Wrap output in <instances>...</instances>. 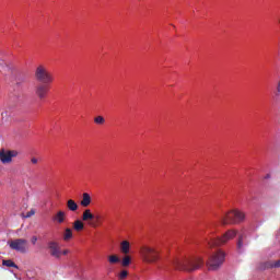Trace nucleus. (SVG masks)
Listing matches in <instances>:
<instances>
[{
    "mask_svg": "<svg viewBox=\"0 0 280 280\" xmlns=\"http://www.w3.org/2000/svg\"><path fill=\"white\" fill-rule=\"evenodd\" d=\"M243 240H244V235H241V236L238 237V242H237V248H238V250H241V248L244 246Z\"/></svg>",
    "mask_w": 280,
    "mask_h": 280,
    "instance_id": "393cba45",
    "label": "nucleus"
},
{
    "mask_svg": "<svg viewBox=\"0 0 280 280\" xmlns=\"http://www.w3.org/2000/svg\"><path fill=\"white\" fill-rule=\"evenodd\" d=\"M49 93V83H39L35 86V95L38 100H45Z\"/></svg>",
    "mask_w": 280,
    "mask_h": 280,
    "instance_id": "9d476101",
    "label": "nucleus"
},
{
    "mask_svg": "<svg viewBox=\"0 0 280 280\" xmlns=\"http://www.w3.org/2000/svg\"><path fill=\"white\" fill-rule=\"evenodd\" d=\"M266 268H280V259L273 262H267Z\"/></svg>",
    "mask_w": 280,
    "mask_h": 280,
    "instance_id": "5701e85b",
    "label": "nucleus"
},
{
    "mask_svg": "<svg viewBox=\"0 0 280 280\" xmlns=\"http://www.w3.org/2000/svg\"><path fill=\"white\" fill-rule=\"evenodd\" d=\"M62 255H69V249H61V256Z\"/></svg>",
    "mask_w": 280,
    "mask_h": 280,
    "instance_id": "c756f323",
    "label": "nucleus"
},
{
    "mask_svg": "<svg viewBox=\"0 0 280 280\" xmlns=\"http://www.w3.org/2000/svg\"><path fill=\"white\" fill-rule=\"evenodd\" d=\"M172 266L175 270H185L186 272H194L205 266V260L200 257L195 258H174Z\"/></svg>",
    "mask_w": 280,
    "mask_h": 280,
    "instance_id": "f257e3e1",
    "label": "nucleus"
},
{
    "mask_svg": "<svg viewBox=\"0 0 280 280\" xmlns=\"http://www.w3.org/2000/svg\"><path fill=\"white\" fill-rule=\"evenodd\" d=\"M94 124H97L98 126H104V124H106V119L103 116H96L94 118Z\"/></svg>",
    "mask_w": 280,
    "mask_h": 280,
    "instance_id": "412c9836",
    "label": "nucleus"
},
{
    "mask_svg": "<svg viewBox=\"0 0 280 280\" xmlns=\"http://www.w3.org/2000/svg\"><path fill=\"white\" fill-rule=\"evenodd\" d=\"M73 237V231L70 228H67L63 233V241L69 242Z\"/></svg>",
    "mask_w": 280,
    "mask_h": 280,
    "instance_id": "f3484780",
    "label": "nucleus"
},
{
    "mask_svg": "<svg viewBox=\"0 0 280 280\" xmlns=\"http://www.w3.org/2000/svg\"><path fill=\"white\" fill-rule=\"evenodd\" d=\"M128 277V270H121L120 273L118 275L119 280H124Z\"/></svg>",
    "mask_w": 280,
    "mask_h": 280,
    "instance_id": "b1692460",
    "label": "nucleus"
},
{
    "mask_svg": "<svg viewBox=\"0 0 280 280\" xmlns=\"http://www.w3.org/2000/svg\"><path fill=\"white\" fill-rule=\"evenodd\" d=\"M245 215L240 210H232L221 218V224L226 226V224H240L244 222Z\"/></svg>",
    "mask_w": 280,
    "mask_h": 280,
    "instance_id": "20e7f679",
    "label": "nucleus"
},
{
    "mask_svg": "<svg viewBox=\"0 0 280 280\" xmlns=\"http://www.w3.org/2000/svg\"><path fill=\"white\" fill-rule=\"evenodd\" d=\"M92 220H95V214H93V212H91V209H85L82 214V221L91 222Z\"/></svg>",
    "mask_w": 280,
    "mask_h": 280,
    "instance_id": "f8f14e48",
    "label": "nucleus"
},
{
    "mask_svg": "<svg viewBox=\"0 0 280 280\" xmlns=\"http://www.w3.org/2000/svg\"><path fill=\"white\" fill-rule=\"evenodd\" d=\"M31 242H32L33 245H35L36 242H38V237L33 236V237L31 238Z\"/></svg>",
    "mask_w": 280,
    "mask_h": 280,
    "instance_id": "bb28decb",
    "label": "nucleus"
},
{
    "mask_svg": "<svg viewBox=\"0 0 280 280\" xmlns=\"http://www.w3.org/2000/svg\"><path fill=\"white\" fill-rule=\"evenodd\" d=\"M2 266H7V268H16L19 269V266L12 261V259L2 260Z\"/></svg>",
    "mask_w": 280,
    "mask_h": 280,
    "instance_id": "6ab92c4d",
    "label": "nucleus"
},
{
    "mask_svg": "<svg viewBox=\"0 0 280 280\" xmlns=\"http://www.w3.org/2000/svg\"><path fill=\"white\" fill-rule=\"evenodd\" d=\"M120 253H122V255H128V253H130V242L122 241L120 243Z\"/></svg>",
    "mask_w": 280,
    "mask_h": 280,
    "instance_id": "ddd939ff",
    "label": "nucleus"
},
{
    "mask_svg": "<svg viewBox=\"0 0 280 280\" xmlns=\"http://www.w3.org/2000/svg\"><path fill=\"white\" fill-rule=\"evenodd\" d=\"M89 205H91V195L84 192L82 195L81 207H89Z\"/></svg>",
    "mask_w": 280,
    "mask_h": 280,
    "instance_id": "4468645a",
    "label": "nucleus"
},
{
    "mask_svg": "<svg viewBox=\"0 0 280 280\" xmlns=\"http://www.w3.org/2000/svg\"><path fill=\"white\" fill-rule=\"evenodd\" d=\"M89 224H90L93 229L100 226V224H102V217H101L100 214L94 215V219H93L91 222H89Z\"/></svg>",
    "mask_w": 280,
    "mask_h": 280,
    "instance_id": "2eb2a0df",
    "label": "nucleus"
},
{
    "mask_svg": "<svg viewBox=\"0 0 280 280\" xmlns=\"http://www.w3.org/2000/svg\"><path fill=\"white\" fill-rule=\"evenodd\" d=\"M48 250L50 257H54L55 259H60V257H62V249L60 248V243L56 241L48 242Z\"/></svg>",
    "mask_w": 280,
    "mask_h": 280,
    "instance_id": "1a4fd4ad",
    "label": "nucleus"
},
{
    "mask_svg": "<svg viewBox=\"0 0 280 280\" xmlns=\"http://www.w3.org/2000/svg\"><path fill=\"white\" fill-rule=\"evenodd\" d=\"M109 264H119L121 260L119 259V256L117 255H110L108 257Z\"/></svg>",
    "mask_w": 280,
    "mask_h": 280,
    "instance_id": "4be33fe9",
    "label": "nucleus"
},
{
    "mask_svg": "<svg viewBox=\"0 0 280 280\" xmlns=\"http://www.w3.org/2000/svg\"><path fill=\"white\" fill-rule=\"evenodd\" d=\"M9 247L11 250H16V253L25 255L30 250V242L25 238H15L9 242Z\"/></svg>",
    "mask_w": 280,
    "mask_h": 280,
    "instance_id": "0eeeda50",
    "label": "nucleus"
},
{
    "mask_svg": "<svg viewBox=\"0 0 280 280\" xmlns=\"http://www.w3.org/2000/svg\"><path fill=\"white\" fill-rule=\"evenodd\" d=\"M73 229L80 233V231H84V222H82V220H75L73 222Z\"/></svg>",
    "mask_w": 280,
    "mask_h": 280,
    "instance_id": "dca6fc26",
    "label": "nucleus"
},
{
    "mask_svg": "<svg viewBox=\"0 0 280 280\" xmlns=\"http://www.w3.org/2000/svg\"><path fill=\"white\" fill-rule=\"evenodd\" d=\"M35 80L42 84H52L54 74L49 71V68L45 65H39L35 69Z\"/></svg>",
    "mask_w": 280,
    "mask_h": 280,
    "instance_id": "7ed1b4c3",
    "label": "nucleus"
},
{
    "mask_svg": "<svg viewBox=\"0 0 280 280\" xmlns=\"http://www.w3.org/2000/svg\"><path fill=\"white\" fill-rule=\"evenodd\" d=\"M142 261L145 264H156L161 259V252L156 247L143 245L140 247Z\"/></svg>",
    "mask_w": 280,
    "mask_h": 280,
    "instance_id": "f03ea898",
    "label": "nucleus"
},
{
    "mask_svg": "<svg viewBox=\"0 0 280 280\" xmlns=\"http://www.w3.org/2000/svg\"><path fill=\"white\" fill-rule=\"evenodd\" d=\"M277 93H278V95H280V80L278 81V84H277Z\"/></svg>",
    "mask_w": 280,
    "mask_h": 280,
    "instance_id": "c85d7f7f",
    "label": "nucleus"
},
{
    "mask_svg": "<svg viewBox=\"0 0 280 280\" xmlns=\"http://www.w3.org/2000/svg\"><path fill=\"white\" fill-rule=\"evenodd\" d=\"M225 257L226 254H224L222 250H218L217 253L212 254L207 261L208 270H218V268L224 264Z\"/></svg>",
    "mask_w": 280,
    "mask_h": 280,
    "instance_id": "423d86ee",
    "label": "nucleus"
},
{
    "mask_svg": "<svg viewBox=\"0 0 280 280\" xmlns=\"http://www.w3.org/2000/svg\"><path fill=\"white\" fill-rule=\"evenodd\" d=\"M67 207L69 211H78V203L73 199L67 201Z\"/></svg>",
    "mask_w": 280,
    "mask_h": 280,
    "instance_id": "a211bd4d",
    "label": "nucleus"
},
{
    "mask_svg": "<svg viewBox=\"0 0 280 280\" xmlns=\"http://www.w3.org/2000/svg\"><path fill=\"white\" fill-rule=\"evenodd\" d=\"M132 259L130 258V256H125L121 260V266L124 268H128V266H130Z\"/></svg>",
    "mask_w": 280,
    "mask_h": 280,
    "instance_id": "aec40b11",
    "label": "nucleus"
},
{
    "mask_svg": "<svg viewBox=\"0 0 280 280\" xmlns=\"http://www.w3.org/2000/svg\"><path fill=\"white\" fill-rule=\"evenodd\" d=\"M16 156H19V151L16 150H0V161L3 163V165L12 163V160L16 159Z\"/></svg>",
    "mask_w": 280,
    "mask_h": 280,
    "instance_id": "6e6552de",
    "label": "nucleus"
},
{
    "mask_svg": "<svg viewBox=\"0 0 280 280\" xmlns=\"http://www.w3.org/2000/svg\"><path fill=\"white\" fill-rule=\"evenodd\" d=\"M235 235H237V231L230 230V231L225 232L222 237L207 240V245L210 248H213L215 246H222L223 244H226L229 242V240H233V237H235Z\"/></svg>",
    "mask_w": 280,
    "mask_h": 280,
    "instance_id": "39448f33",
    "label": "nucleus"
},
{
    "mask_svg": "<svg viewBox=\"0 0 280 280\" xmlns=\"http://www.w3.org/2000/svg\"><path fill=\"white\" fill-rule=\"evenodd\" d=\"M31 163H32L33 165H36V164L38 163V160H37L36 158H32V159H31Z\"/></svg>",
    "mask_w": 280,
    "mask_h": 280,
    "instance_id": "cd10ccee",
    "label": "nucleus"
},
{
    "mask_svg": "<svg viewBox=\"0 0 280 280\" xmlns=\"http://www.w3.org/2000/svg\"><path fill=\"white\" fill-rule=\"evenodd\" d=\"M67 220V212L59 210L54 217H52V222L56 224H62Z\"/></svg>",
    "mask_w": 280,
    "mask_h": 280,
    "instance_id": "9b49d317",
    "label": "nucleus"
},
{
    "mask_svg": "<svg viewBox=\"0 0 280 280\" xmlns=\"http://www.w3.org/2000/svg\"><path fill=\"white\" fill-rule=\"evenodd\" d=\"M36 211L33 209L26 213V218H32V215H35Z\"/></svg>",
    "mask_w": 280,
    "mask_h": 280,
    "instance_id": "a878e982",
    "label": "nucleus"
}]
</instances>
